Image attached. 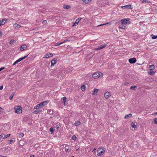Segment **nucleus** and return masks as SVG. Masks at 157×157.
<instances>
[{
    "instance_id": "nucleus-32",
    "label": "nucleus",
    "mask_w": 157,
    "mask_h": 157,
    "mask_svg": "<svg viewBox=\"0 0 157 157\" xmlns=\"http://www.w3.org/2000/svg\"><path fill=\"white\" fill-rule=\"evenodd\" d=\"M59 123H57L56 126V128L57 129H58L59 128Z\"/></svg>"
},
{
    "instance_id": "nucleus-15",
    "label": "nucleus",
    "mask_w": 157,
    "mask_h": 157,
    "mask_svg": "<svg viewBox=\"0 0 157 157\" xmlns=\"http://www.w3.org/2000/svg\"><path fill=\"white\" fill-rule=\"evenodd\" d=\"M66 98L64 97L62 98L61 100V101L63 102L65 105V103L66 102Z\"/></svg>"
},
{
    "instance_id": "nucleus-19",
    "label": "nucleus",
    "mask_w": 157,
    "mask_h": 157,
    "mask_svg": "<svg viewBox=\"0 0 157 157\" xmlns=\"http://www.w3.org/2000/svg\"><path fill=\"white\" fill-rule=\"evenodd\" d=\"M63 7L65 9H70L71 8V6L69 5H64L63 6Z\"/></svg>"
},
{
    "instance_id": "nucleus-30",
    "label": "nucleus",
    "mask_w": 157,
    "mask_h": 157,
    "mask_svg": "<svg viewBox=\"0 0 157 157\" xmlns=\"http://www.w3.org/2000/svg\"><path fill=\"white\" fill-rule=\"evenodd\" d=\"M86 89L85 86L84 85H82L81 86V89L82 91H84Z\"/></svg>"
},
{
    "instance_id": "nucleus-3",
    "label": "nucleus",
    "mask_w": 157,
    "mask_h": 157,
    "mask_svg": "<svg viewBox=\"0 0 157 157\" xmlns=\"http://www.w3.org/2000/svg\"><path fill=\"white\" fill-rule=\"evenodd\" d=\"M129 20L130 19L129 18L124 19H122L121 21V25L124 24L128 25L130 23V22L128 21H129Z\"/></svg>"
},
{
    "instance_id": "nucleus-1",
    "label": "nucleus",
    "mask_w": 157,
    "mask_h": 157,
    "mask_svg": "<svg viewBox=\"0 0 157 157\" xmlns=\"http://www.w3.org/2000/svg\"><path fill=\"white\" fill-rule=\"evenodd\" d=\"M49 101H45L41 103L40 104H38L35 107V109H39L40 108H41V107H43L44 105H46L47 104L48 102Z\"/></svg>"
},
{
    "instance_id": "nucleus-12",
    "label": "nucleus",
    "mask_w": 157,
    "mask_h": 157,
    "mask_svg": "<svg viewBox=\"0 0 157 157\" xmlns=\"http://www.w3.org/2000/svg\"><path fill=\"white\" fill-rule=\"evenodd\" d=\"M121 8L124 9H131V5H126L124 6H123L121 7Z\"/></svg>"
},
{
    "instance_id": "nucleus-27",
    "label": "nucleus",
    "mask_w": 157,
    "mask_h": 157,
    "mask_svg": "<svg viewBox=\"0 0 157 157\" xmlns=\"http://www.w3.org/2000/svg\"><path fill=\"white\" fill-rule=\"evenodd\" d=\"M137 88V87L136 86H132L130 88V89H133V90H136Z\"/></svg>"
},
{
    "instance_id": "nucleus-5",
    "label": "nucleus",
    "mask_w": 157,
    "mask_h": 157,
    "mask_svg": "<svg viewBox=\"0 0 157 157\" xmlns=\"http://www.w3.org/2000/svg\"><path fill=\"white\" fill-rule=\"evenodd\" d=\"M106 46V45L105 44H102L100 46H98V48H95L94 49V50H100L103 48H105Z\"/></svg>"
},
{
    "instance_id": "nucleus-52",
    "label": "nucleus",
    "mask_w": 157,
    "mask_h": 157,
    "mask_svg": "<svg viewBox=\"0 0 157 157\" xmlns=\"http://www.w3.org/2000/svg\"><path fill=\"white\" fill-rule=\"evenodd\" d=\"M153 114L155 115H157V112L154 113Z\"/></svg>"
},
{
    "instance_id": "nucleus-8",
    "label": "nucleus",
    "mask_w": 157,
    "mask_h": 157,
    "mask_svg": "<svg viewBox=\"0 0 157 157\" xmlns=\"http://www.w3.org/2000/svg\"><path fill=\"white\" fill-rule=\"evenodd\" d=\"M98 156L101 155L103 153V150L102 149L99 148L98 150Z\"/></svg>"
},
{
    "instance_id": "nucleus-58",
    "label": "nucleus",
    "mask_w": 157,
    "mask_h": 157,
    "mask_svg": "<svg viewBox=\"0 0 157 157\" xmlns=\"http://www.w3.org/2000/svg\"><path fill=\"white\" fill-rule=\"evenodd\" d=\"M71 157H74V156H72Z\"/></svg>"
},
{
    "instance_id": "nucleus-23",
    "label": "nucleus",
    "mask_w": 157,
    "mask_h": 157,
    "mask_svg": "<svg viewBox=\"0 0 157 157\" xmlns=\"http://www.w3.org/2000/svg\"><path fill=\"white\" fill-rule=\"evenodd\" d=\"M149 70L150 71L153 70L155 68V66L154 65H150L149 66Z\"/></svg>"
},
{
    "instance_id": "nucleus-38",
    "label": "nucleus",
    "mask_w": 157,
    "mask_h": 157,
    "mask_svg": "<svg viewBox=\"0 0 157 157\" xmlns=\"http://www.w3.org/2000/svg\"><path fill=\"white\" fill-rule=\"evenodd\" d=\"M14 42V40H11L10 41V44H13V42Z\"/></svg>"
},
{
    "instance_id": "nucleus-25",
    "label": "nucleus",
    "mask_w": 157,
    "mask_h": 157,
    "mask_svg": "<svg viewBox=\"0 0 157 157\" xmlns=\"http://www.w3.org/2000/svg\"><path fill=\"white\" fill-rule=\"evenodd\" d=\"M131 125L132 128H136V125L135 124V122H132V123Z\"/></svg>"
},
{
    "instance_id": "nucleus-22",
    "label": "nucleus",
    "mask_w": 157,
    "mask_h": 157,
    "mask_svg": "<svg viewBox=\"0 0 157 157\" xmlns=\"http://www.w3.org/2000/svg\"><path fill=\"white\" fill-rule=\"evenodd\" d=\"M42 112V110L40 109H37L35 110L33 112V113L34 114H37L38 113Z\"/></svg>"
},
{
    "instance_id": "nucleus-33",
    "label": "nucleus",
    "mask_w": 157,
    "mask_h": 157,
    "mask_svg": "<svg viewBox=\"0 0 157 157\" xmlns=\"http://www.w3.org/2000/svg\"><path fill=\"white\" fill-rule=\"evenodd\" d=\"M119 28L123 29H125V26L122 25L121 26H119Z\"/></svg>"
},
{
    "instance_id": "nucleus-35",
    "label": "nucleus",
    "mask_w": 157,
    "mask_h": 157,
    "mask_svg": "<svg viewBox=\"0 0 157 157\" xmlns=\"http://www.w3.org/2000/svg\"><path fill=\"white\" fill-rule=\"evenodd\" d=\"M77 138H76V137L74 135V136H73L72 137V139L73 140H75Z\"/></svg>"
},
{
    "instance_id": "nucleus-9",
    "label": "nucleus",
    "mask_w": 157,
    "mask_h": 157,
    "mask_svg": "<svg viewBox=\"0 0 157 157\" xmlns=\"http://www.w3.org/2000/svg\"><path fill=\"white\" fill-rule=\"evenodd\" d=\"M82 18L81 17H79L77 19L76 21L75 22L74 24L73 25H72V26H76L77 25L78 23L79 22V21H80V20L82 19Z\"/></svg>"
},
{
    "instance_id": "nucleus-49",
    "label": "nucleus",
    "mask_w": 157,
    "mask_h": 157,
    "mask_svg": "<svg viewBox=\"0 0 157 157\" xmlns=\"http://www.w3.org/2000/svg\"><path fill=\"white\" fill-rule=\"evenodd\" d=\"M3 88V86L2 85L0 87V90H2Z\"/></svg>"
},
{
    "instance_id": "nucleus-2",
    "label": "nucleus",
    "mask_w": 157,
    "mask_h": 157,
    "mask_svg": "<svg viewBox=\"0 0 157 157\" xmlns=\"http://www.w3.org/2000/svg\"><path fill=\"white\" fill-rule=\"evenodd\" d=\"M103 74L100 72H97L92 75V77L95 79L98 78L101 76H102Z\"/></svg>"
},
{
    "instance_id": "nucleus-50",
    "label": "nucleus",
    "mask_w": 157,
    "mask_h": 157,
    "mask_svg": "<svg viewBox=\"0 0 157 157\" xmlns=\"http://www.w3.org/2000/svg\"><path fill=\"white\" fill-rule=\"evenodd\" d=\"M30 157H34V156L33 155H30Z\"/></svg>"
},
{
    "instance_id": "nucleus-42",
    "label": "nucleus",
    "mask_w": 157,
    "mask_h": 157,
    "mask_svg": "<svg viewBox=\"0 0 157 157\" xmlns=\"http://www.w3.org/2000/svg\"><path fill=\"white\" fill-rule=\"evenodd\" d=\"M13 140H8V143L9 144H11L13 142Z\"/></svg>"
},
{
    "instance_id": "nucleus-6",
    "label": "nucleus",
    "mask_w": 157,
    "mask_h": 157,
    "mask_svg": "<svg viewBox=\"0 0 157 157\" xmlns=\"http://www.w3.org/2000/svg\"><path fill=\"white\" fill-rule=\"evenodd\" d=\"M128 61L131 63H136V58H133L129 59L128 60Z\"/></svg>"
},
{
    "instance_id": "nucleus-7",
    "label": "nucleus",
    "mask_w": 157,
    "mask_h": 157,
    "mask_svg": "<svg viewBox=\"0 0 157 157\" xmlns=\"http://www.w3.org/2000/svg\"><path fill=\"white\" fill-rule=\"evenodd\" d=\"M111 94L110 93L107 92L105 93L104 96L105 98L106 99H108L111 96Z\"/></svg>"
},
{
    "instance_id": "nucleus-54",
    "label": "nucleus",
    "mask_w": 157,
    "mask_h": 157,
    "mask_svg": "<svg viewBox=\"0 0 157 157\" xmlns=\"http://www.w3.org/2000/svg\"><path fill=\"white\" fill-rule=\"evenodd\" d=\"M50 112L51 113H52L50 111Z\"/></svg>"
},
{
    "instance_id": "nucleus-14",
    "label": "nucleus",
    "mask_w": 157,
    "mask_h": 157,
    "mask_svg": "<svg viewBox=\"0 0 157 157\" xmlns=\"http://www.w3.org/2000/svg\"><path fill=\"white\" fill-rule=\"evenodd\" d=\"M53 56V54L52 53H49V54H46L44 57L45 58H48Z\"/></svg>"
},
{
    "instance_id": "nucleus-17",
    "label": "nucleus",
    "mask_w": 157,
    "mask_h": 157,
    "mask_svg": "<svg viewBox=\"0 0 157 157\" xmlns=\"http://www.w3.org/2000/svg\"><path fill=\"white\" fill-rule=\"evenodd\" d=\"M56 59H54L51 61V63L52 65H54L56 63Z\"/></svg>"
},
{
    "instance_id": "nucleus-57",
    "label": "nucleus",
    "mask_w": 157,
    "mask_h": 157,
    "mask_svg": "<svg viewBox=\"0 0 157 157\" xmlns=\"http://www.w3.org/2000/svg\"><path fill=\"white\" fill-rule=\"evenodd\" d=\"M36 146L38 147L39 146L37 145H36Z\"/></svg>"
},
{
    "instance_id": "nucleus-34",
    "label": "nucleus",
    "mask_w": 157,
    "mask_h": 157,
    "mask_svg": "<svg viewBox=\"0 0 157 157\" xmlns=\"http://www.w3.org/2000/svg\"><path fill=\"white\" fill-rule=\"evenodd\" d=\"M151 36H152V38L153 39H156L157 38V36H154L153 35H151Z\"/></svg>"
},
{
    "instance_id": "nucleus-36",
    "label": "nucleus",
    "mask_w": 157,
    "mask_h": 157,
    "mask_svg": "<svg viewBox=\"0 0 157 157\" xmlns=\"http://www.w3.org/2000/svg\"><path fill=\"white\" fill-rule=\"evenodd\" d=\"M50 130L52 134L54 132V130L52 127L50 128Z\"/></svg>"
},
{
    "instance_id": "nucleus-44",
    "label": "nucleus",
    "mask_w": 157,
    "mask_h": 157,
    "mask_svg": "<svg viewBox=\"0 0 157 157\" xmlns=\"http://www.w3.org/2000/svg\"><path fill=\"white\" fill-rule=\"evenodd\" d=\"M2 108L0 107V115H1L2 113Z\"/></svg>"
},
{
    "instance_id": "nucleus-39",
    "label": "nucleus",
    "mask_w": 157,
    "mask_h": 157,
    "mask_svg": "<svg viewBox=\"0 0 157 157\" xmlns=\"http://www.w3.org/2000/svg\"><path fill=\"white\" fill-rule=\"evenodd\" d=\"M154 123L155 124H157V118H155L154 119Z\"/></svg>"
},
{
    "instance_id": "nucleus-20",
    "label": "nucleus",
    "mask_w": 157,
    "mask_h": 157,
    "mask_svg": "<svg viewBox=\"0 0 157 157\" xmlns=\"http://www.w3.org/2000/svg\"><path fill=\"white\" fill-rule=\"evenodd\" d=\"M132 115L131 113H129L128 114L126 115L124 117V118L125 119H128L129 117H132Z\"/></svg>"
},
{
    "instance_id": "nucleus-51",
    "label": "nucleus",
    "mask_w": 157,
    "mask_h": 157,
    "mask_svg": "<svg viewBox=\"0 0 157 157\" xmlns=\"http://www.w3.org/2000/svg\"><path fill=\"white\" fill-rule=\"evenodd\" d=\"M65 151L66 152L67 151H68V148L65 149Z\"/></svg>"
},
{
    "instance_id": "nucleus-4",
    "label": "nucleus",
    "mask_w": 157,
    "mask_h": 157,
    "mask_svg": "<svg viewBox=\"0 0 157 157\" xmlns=\"http://www.w3.org/2000/svg\"><path fill=\"white\" fill-rule=\"evenodd\" d=\"M14 108L16 113H22L21 107V106H16Z\"/></svg>"
},
{
    "instance_id": "nucleus-31",
    "label": "nucleus",
    "mask_w": 157,
    "mask_h": 157,
    "mask_svg": "<svg viewBox=\"0 0 157 157\" xmlns=\"http://www.w3.org/2000/svg\"><path fill=\"white\" fill-rule=\"evenodd\" d=\"M142 3H150L151 2L149 1H148V0H143L142 1Z\"/></svg>"
},
{
    "instance_id": "nucleus-16",
    "label": "nucleus",
    "mask_w": 157,
    "mask_h": 157,
    "mask_svg": "<svg viewBox=\"0 0 157 157\" xmlns=\"http://www.w3.org/2000/svg\"><path fill=\"white\" fill-rule=\"evenodd\" d=\"M28 56V55H27L26 56H25L23 57H22V58H20L18 59L17 60V62H19L21 61L22 60L24 59H25Z\"/></svg>"
},
{
    "instance_id": "nucleus-56",
    "label": "nucleus",
    "mask_w": 157,
    "mask_h": 157,
    "mask_svg": "<svg viewBox=\"0 0 157 157\" xmlns=\"http://www.w3.org/2000/svg\"><path fill=\"white\" fill-rule=\"evenodd\" d=\"M36 146L38 147L39 146L37 145H36Z\"/></svg>"
},
{
    "instance_id": "nucleus-53",
    "label": "nucleus",
    "mask_w": 157,
    "mask_h": 157,
    "mask_svg": "<svg viewBox=\"0 0 157 157\" xmlns=\"http://www.w3.org/2000/svg\"><path fill=\"white\" fill-rule=\"evenodd\" d=\"M50 112L51 113H52L50 111Z\"/></svg>"
},
{
    "instance_id": "nucleus-47",
    "label": "nucleus",
    "mask_w": 157,
    "mask_h": 157,
    "mask_svg": "<svg viewBox=\"0 0 157 157\" xmlns=\"http://www.w3.org/2000/svg\"><path fill=\"white\" fill-rule=\"evenodd\" d=\"M18 63L17 62V60H16L14 63H13V65H14L15 64H16L17 63Z\"/></svg>"
},
{
    "instance_id": "nucleus-10",
    "label": "nucleus",
    "mask_w": 157,
    "mask_h": 157,
    "mask_svg": "<svg viewBox=\"0 0 157 157\" xmlns=\"http://www.w3.org/2000/svg\"><path fill=\"white\" fill-rule=\"evenodd\" d=\"M27 47L26 45L23 44L20 47V49L21 51H24L26 49Z\"/></svg>"
},
{
    "instance_id": "nucleus-18",
    "label": "nucleus",
    "mask_w": 157,
    "mask_h": 157,
    "mask_svg": "<svg viewBox=\"0 0 157 157\" xmlns=\"http://www.w3.org/2000/svg\"><path fill=\"white\" fill-rule=\"evenodd\" d=\"M13 26L14 28L15 29L19 28L21 26V25H18L17 23L14 24L13 25Z\"/></svg>"
},
{
    "instance_id": "nucleus-28",
    "label": "nucleus",
    "mask_w": 157,
    "mask_h": 157,
    "mask_svg": "<svg viewBox=\"0 0 157 157\" xmlns=\"http://www.w3.org/2000/svg\"><path fill=\"white\" fill-rule=\"evenodd\" d=\"M14 94H15L14 92L12 93V94L10 96V97L9 98V99H10V100H12V99L13 98V96L14 95Z\"/></svg>"
},
{
    "instance_id": "nucleus-40",
    "label": "nucleus",
    "mask_w": 157,
    "mask_h": 157,
    "mask_svg": "<svg viewBox=\"0 0 157 157\" xmlns=\"http://www.w3.org/2000/svg\"><path fill=\"white\" fill-rule=\"evenodd\" d=\"M47 21L46 20H44L43 21L42 23L43 24L45 25L47 24Z\"/></svg>"
},
{
    "instance_id": "nucleus-37",
    "label": "nucleus",
    "mask_w": 157,
    "mask_h": 157,
    "mask_svg": "<svg viewBox=\"0 0 157 157\" xmlns=\"http://www.w3.org/2000/svg\"><path fill=\"white\" fill-rule=\"evenodd\" d=\"M24 136V134L22 133H19V136L21 138L23 136Z\"/></svg>"
},
{
    "instance_id": "nucleus-46",
    "label": "nucleus",
    "mask_w": 157,
    "mask_h": 157,
    "mask_svg": "<svg viewBox=\"0 0 157 157\" xmlns=\"http://www.w3.org/2000/svg\"><path fill=\"white\" fill-rule=\"evenodd\" d=\"M10 135V134H7L6 136V138H7L9 137Z\"/></svg>"
},
{
    "instance_id": "nucleus-13",
    "label": "nucleus",
    "mask_w": 157,
    "mask_h": 157,
    "mask_svg": "<svg viewBox=\"0 0 157 157\" xmlns=\"http://www.w3.org/2000/svg\"><path fill=\"white\" fill-rule=\"evenodd\" d=\"M99 90V89L97 88H95L94 89V90L93 91V93H92V95H96L97 94V92Z\"/></svg>"
},
{
    "instance_id": "nucleus-41",
    "label": "nucleus",
    "mask_w": 157,
    "mask_h": 157,
    "mask_svg": "<svg viewBox=\"0 0 157 157\" xmlns=\"http://www.w3.org/2000/svg\"><path fill=\"white\" fill-rule=\"evenodd\" d=\"M62 42H61L60 43H57L55 45V46H59V45H60V44H62Z\"/></svg>"
},
{
    "instance_id": "nucleus-48",
    "label": "nucleus",
    "mask_w": 157,
    "mask_h": 157,
    "mask_svg": "<svg viewBox=\"0 0 157 157\" xmlns=\"http://www.w3.org/2000/svg\"><path fill=\"white\" fill-rule=\"evenodd\" d=\"M5 68L4 67H2L0 68V71H1L2 70H3Z\"/></svg>"
},
{
    "instance_id": "nucleus-55",
    "label": "nucleus",
    "mask_w": 157,
    "mask_h": 157,
    "mask_svg": "<svg viewBox=\"0 0 157 157\" xmlns=\"http://www.w3.org/2000/svg\"><path fill=\"white\" fill-rule=\"evenodd\" d=\"M50 112L51 113H52L50 111Z\"/></svg>"
},
{
    "instance_id": "nucleus-24",
    "label": "nucleus",
    "mask_w": 157,
    "mask_h": 157,
    "mask_svg": "<svg viewBox=\"0 0 157 157\" xmlns=\"http://www.w3.org/2000/svg\"><path fill=\"white\" fill-rule=\"evenodd\" d=\"M85 3L87 4L91 1V0H82Z\"/></svg>"
},
{
    "instance_id": "nucleus-21",
    "label": "nucleus",
    "mask_w": 157,
    "mask_h": 157,
    "mask_svg": "<svg viewBox=\"0 0 157 157\" xmlns=\"http://www.w3.org/2000/svg\"><path fill=\"white\" fill-rule=\"evenodd\" d=\"M155 72L153 71V70H152L150 71H148V73L149 75H152L153 74H155Z\"/></svg>"
},
{
    "instance_id": "nucleus-43",
    "label": "nucleus",
    "mask_w": 157,
    "mask_h": 157,
    "mask_svg": "<svg viewBox=\"0 0 157 157\" xmlns=\"http://www.w3.org/2000/svg\"><path fill=\"white\" fill-rule=\"evenodd\" d=\"M69 41V39H67L66 40H65L63 42H62V43L63 44L66 42L68 41Z\"/></svg>"
},
{
    "instance_id": "nucleus-29",
    "label": "nucleus",
    "mask_w": 157,
    "mask_h": 157,
    "mask_svg": "<svg viewBox=\"0 0 157 157\" xmlns=\"http://www.w3.org/2000/svg\"><path fill=\"white\" fill-rule=\"evenodd\" d=\"M5 135L4 134H2L0 135V139H3L5 138Z\"/></svg>"
},
{
    "instance_id": "nucleus-11",
    "label": "nucleus",
    "mask_w": 157,
    "mask_h": 157,
    "mask_svg": "<svg viewBox=\"0 0 157 157\" xmlns=\"http://www.w3.org/2000/svg\"><path fill=\"white\" fill-rule=\"evenodd\" d=\"M7 20V19L4 18L0 21V25H2L5 23L6 21Z\"/></svg>"
},
{
    "instance_id": "nucleus-26",
    "label": "nucleus",
    "mask_w": 157,
    "mask_h": 157,
    "mask_svg": "<svg viewBox=\"0 0 157 157\" xmlns=\"http://www.w3.org/2000/svg\"><path fill=\"white\" fill-rule=\"evenodd\" d=\"M80 124L81 123L79 121H75V126H78V125H80Z\"/></svg>"
},
{
    "instance_id": "nucleus-45",
    "label": "nucleus",
    "mask_w": 157,
    "mask_h": 157,
    "mask_svg": "<svg viewBox=\"0 0 157 157\" xmlns=\"http://www.w3.org/2000/svg\"><path fill=\"white\" fill-rule=\"evenodd\" d=\"M108 23H105V24H101V25H99L98 26H101V25H105L108 24Z\"/></svg>"
}]
</instances>
